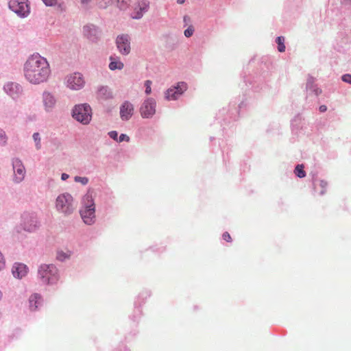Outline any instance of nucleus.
Returning a JSON list of instances; mask_svg holds the SVG:
<instances>
[{
  "mask_svg": "<svg viewBox=\"0 0 351 351\" xmlns=\"http://www.w3.org/2000/svg\"><path fill=\"white\" fill-rule=\"evenodd\" d=\"M23 72L28 82L34 84H39L48 80L51 75V69L45 58L36 54L31 56L26 60Z\"/></svg>",
  "mask_w": 351,
  "mask_h": 351,
  "instance_id": "1",
  "label": "nucleus"
},
{
  "mask_svg": "<svg viewBox=\"0 0 351 351\" xmlns=\"http://www.w3.org/2000/svg\"><path fill=\"white\" fill-rule=\"evenodd\" d=\"M38 276L43 284H54L59 279L58 269L52 264L40 265L38 269Z\"/></svg>",
  "mask_w": 351,
  "mask_h": 351,
  "instance_id": "2",
  "label": "nucleus"
},
{
  "mask_svg": "<svg viewBox=\"0 0 351 351\" xmlns=\"http://www.w3.org/2000/svg\"><path fill=\"white\" fill-rule=\"evenodd\" d=\"M92 109L86 104L75 106L72 112L74 119L83 125H87L90 123L92 119Z\"/></svg>",
  "mask_w": 351,
  "mask_h": 351,
  "instance_id": "3",
  "label": "nucleus"
},
{
  "mask_svg": "<svg viewBox=\"0 0 351 351\" xmlns=\"http://www.w3.org/2000/svg\"><path fill=\"white\" fill-rule=\"evenodd\" d=\"M84 208L80 210L81 217L84 222L88 225L93 224L95 221V205L90 195H86L83 198Z\"/></svg>",
  "mask_w": 351,
  "mask_h": 351,
  "instance_id": "4",
  "label": "nucleus"
},
{
  "mask_svg": "<svg viewBox=\"0 0 351 351\" xmlns=\"http://www.w3.org/2000/svg\"><path fill=\"white\" fill-rule=\"evenodd\" d=\"M56 208L65 215H70L75 210L73 197L69 193L60 195L56 199Z\"/></svg>",
  "mask_w": 351,
  "mask_h": 351,
  "instance_id": "5",
  "label": "nucleus"
},
{
  "mask_svg": "<svg viewBox=\"0 0 351 351\" xmlns=\"http://www.w3.org/2000/svg\"><path fill=\"white\" fill-rule=\"evenodd\" d=\"M9 8L19 16L25 17L29 13V6L27 0H10Z\"/></svg>",
  "mask_w": 351,
  "mask_h": 351,
  "instance_id": "6",
  "label": "nucleus"
},
{
  "mask_svg": "<svg viewBox=\"0 0 351 351\" xmlns=\"http://www.w3.org/2000/svg\"><path fill=\"white\" fill-rule=\"evenodd\" d=\"M39 223L36 215L25 213L21 216V226L28 232L34 231L38 227Z\"/></svg>",
  "mask_w": 351,
  "mask_h": 351,
  "instance_id": "7",
  "label": "nucleus"
},
{
  "mask_svg": "<svg viewBox=\"0 0 351 351\" xmlns=\"http://www.w3.org/2000/svg\"><path fill=\"white\" fill-rule=\"evenodd\" d=\"M156 103L153 98H147L140 108V113L143 118L149 119L156 113Z\"/></svg>",
  "mask_w": 351,
  "mask_h": 351,
  "instance_id": "8",
  "label": "nucleus"
},
{
  "mask_svg": "<svg viewBox=\"0 0 351 351\" xmlns=\"http://www.w3.org/2000/svg\"><path fill=\"white\" fill-rule=\"evenodd\" d=\"M66 86L72 90H80L84 87L85 82L80 73H73L66 77Z\"/></svg>",
  "mask_w": 351,
  "mask_h": 351,
  "instance_id": "9",
  "label": "nucleus"
},
{
  "mask_svg": "<svg viewBox=\"0 0 351 351\" xmlns=\"http://www.w3.org/2000/svg\"><path fill=\"white\" fill-rule=\"evenodd\" d=\"M187 89V85L184 82H179L176 86L169 88L165 93V98L167 100H176Z\"/></svg>",
  "mask_w": 351,
  "mask_h": 351,
  "instance_id": "10",
  "label": "nucleus"
},
{
  "mask_svg": "<svg viewBox=\"0 0 351 351\" xmlns=\"http://www.w3.org/2000/svg\"><path fill=\"white\" fill-rule=\"evenodd\" d=\"M116 45L119 52L123 55H128L130 52V39L128 34L118 36L116 40Z\"/></svg>",
  "mask_w": 351,
  "mask_h": 351,
  "instance_id": "11",
  "label": "nucleus"
},
{
  "mask_svg": "<svg viewBox=\"0 0 351 351\" xmlns=\"http://www.w3.org/2000/svg\"><path fill=\"white\" fill-rule=\"evenodd\" d=\"M134 112V105L128 101H125L119 108V114L121 120L128 121Z\"/></svg>",
  "mask_w": 351,
  "mask_h": 351,
  "instance_id": "12",
  "label": "nucleus"
},
{
  "mask_svg": "<svg viewBox=\"0 0 351 351\" xmlns=\"http://www.w3.org/2000/svg\"><path fill=\"white\" fill-rule=\"evenodd\" d=\"M12 165L14 173V180L16 182H20L25 178V169L22 162L19 159H14L13 160Z\"/></svg>",
  "mask_w": 351,
  "mask_h": 351,
  "instance_id": "13",
  "label": "nucleus"
},
{
  "mask_svg": "<svg viewBox=\"0 0 351 351\" xmlns=\"http://www.w3.org/2000/svg\"><path fill=\"white\" fill-rule=\"evenodd\" d=\"M149 2L145 0H141L134 5V12L132 14L133 19H140L143 14L146 12L149 8Z\"/></svg>",
  "mask_w": 351,
  "mask_h": 351,
  "instance_id": "14",
  "label": "nucleus"
},
{
  "mask_svg": "<svg viewBox=\"0 0 351 351\" xmlns=\"http://www.w3.org/2000/svg\"><path fill=\"white\" fill-rule=\"evenodd\" d=\"M28 268L22 263H15L12 269L13 276L17 278H22L27 274Z\"/></svg>",
  "mask_w": 351,
  "mask_h": 351,
  "instance_id": "15",
  "label": "nucleus"
},
{
  "mask_svg": "<svg viewBox=\"0 0 351 351\" xmlns=\"http://www.w3.org/2000/svg\"><path fill=\"white\" fill-rule=\"evenodd\" d=\"M43 99L47 110H51L56 105V100L50 93L45 92L43 95Z\"/></svg>",
  "mask_w": 351,
  "mask_h": 351,
  "instance_id": "16",
  "label": "nucleus"
},
{
  "mask_svg": "<svg viewBox=\"0 0 351 351\" xmlns=\"http://www.w3.org/2000/svg\"><path fill=\"white\" fill-rule=\"evenodd\" d=\"M41 298L37 294H33L30 296L29 302V308L32 311H35L38 308V304L40 303Z\"/></svg>",
  "mask_w": 351,
  "mask_h": 351,
  "instance_id": "17",
  "label": "nucleus"
},
{
  "mask_svg": "<svg viewBox=\"0 0 351 351\" xmlns=\"http://www.w3.org/2000/svg\"><path fill=\"white\" fill-rule=\"evenodd\" d=\"M112 97V93L107 86H101L98 89L97 97L101 99H108Z\"/></svg>",
  "mask_w": 351,
  "mask_h": 351,
  "instance_id": "18",
  "label": "nucleus"
},
{
  "mask_svg": "<svg viewBox=\"0 0 351 351\" xmlns=\"http://www.w3.org/2000/svg\"><path fill=\"white\" fill-rule=\"evenodd\" d=\"M111 62L109 64V68L110 70L114 71L116 69L121 70L123 68V63L121 61H117L112 58V57L110 58Z\"/></svg>",
  "mask_w": 351,
  "mask_h": 351,
  "instance_id": "19",
  "label": "nucleus"
},
{
  "mask_svg": "<svg viewBox=\"0 0 351 351\" xmlns=\"http://www.w3.org/2000/svg\"><path fill=\"white\" fill-rule=\"evenodd\" d=\"M276 43L278 44V51L284 52L285 51V38L283 36L277 37Z\"/></svg>",
  "mask_w": 351,
  "mask_h": 351,
  "instance_id": "20",
  "label": "nucleus"
},
{
  "mask_svg": "<svg viewBox=\"0 0 351 351\" xmlns=\"http://www.w3.org/2000/svg\"><path fill=\"white\" fill-rule=\"evenodd\" d=\"M307 88L312 90L316 95H319L322 93V90L313 86L312 82H308Z\"/></svg>",
  "mask_w": 351,
  "mask_h": 351,
  "instance_id": "21",
  "label": "nucleus"
},
{
  "mask_svg": "<svg viewBox=\"0 0 351 351\" xmlns=\"http://www.w3.org/2000/svg\"><path fill=\"white\" fill-rule=\"evenodd\" d=\"M17 89L18 88V85L17 84H14L13 83H10V84H6L5 86H4V89L8 92L10 91L9 94L11 95V96H13V93L11 92L12 90L14 89Z\"/></svg>",
  "mask_w": 351,
  "mask_h": 351,
  "instance_id": "22",
  "label": "nucleus"
},
{
  "mask_svg": "<svg viewBox=\"0 0 351 351\" xmlns=\"http://www.w3.org/2000/svg\"><path fill=\"white\" fill-rule=\"evenodd\" d=\"M130 0H117V5L121 10H125L128 8V3Z\"/></svg>",
  "mask_w": 351,
  "mask_h": 351,
  "instance_id": "23",
  "label": "nucleus"
},
{
  "mask_svg": "<svg viewBox=\"0 0 351 351\" xmlns=\"http://www.w3.org/2000/svg\"><path fill=\"white\" fill-rule=\"evenodd\" d=\"M33 138L34 141L36 142V147L37 149H39L41 147L40 145V134L38 132H36L33 134Z\"/></svg>",
  "mask_w": 351,
  "mask_h": 351,
  "instance_id": "24",
  "label": "nucleus"
},
{
  "mask_svg": "<svg viewBox=\"0 0 351 351\" xmlns=\"http://www.w3.org/2000/svg\"><path fill=\"white\" fill-rule=\"evenodd\" d=\"M152 84V82L151 80H146L145 82V93L147 95L150 94L152 92V88H151Z\"/></svg>",
  "mask_w": 351,
  "mask_h": 351,
  "instance_id": "25",
  "label": "nucleus"
},
{
  "mask_svg": "<svg viewBox=\"0 0 351 351\" xmlns=\"http://www.w3.org/2000/svg\"><path fill=\"white\" fill-rule=\"evenodd\" d=\"M75 181L77 182H81L82 184L85 185L88 183V179L86 177H75Z\"/></svg>",
  "mask_w": 351,
  "mask_h": 351,
  "instance_id": "26",
  "label": "nucleus"
},
{
  "mask_svg": "<svg viewBox=\"0 0 351 351\" xmlns=\"http://www.w3.org/2000/svg\"><path fill=\"white\" fill-rule=\"evenodd\" d=\"M193 32L194 29L191 26L184 31V36L188 38L191 37L193 35Z\"/></svg>",
  "mask_w": 351,
  "mask_h": 351,
  "instance_id": "27",
  "label": "nucleus"
},
{
  "mask_svg": "<svg viewBox=\"0 0 351 351\" xmlns=\"http://www.w3.org/2000/svg\"><path fill=\"white\" fill-rule=\"evenodd\" d=\"M43 1L47 6H53L58 3V0H43Z\"/></svg>",
  "mask_w": 351,
  "mask_h": 351,
  "instance_id": "28",
  "label": "nucleus"
},
{
  "mask_svg": "<svg viewBox=\"0 0 351 351\" xmlns=\"http://www.w3.org/2000/svg\"><path fill=\"white\" fill-rule=\"evenodd\" d=\"M341 80L346 83L351 84V75L350 74H345L342 75Z\"/></svg>",
  "mask_w": 351,
  "mask_h": 351,
  "instance_id": "29",
  "label": "nucleus"
},
{
  "mask_svg": "<svg viewBox=\"0 0 351 351\" xmlns=\"http://www.w3.org/2000/svg\"><path fill=\"white\" fill-rule=\"evenodd\" d=\"M129 141H130V137L124 134H121L118 139V142H122V141L128 142Z\"/></svg>",
  "mask_w": 351,
  "mask_h": 351,
  "instance_id": "30",
  "label": "nucleus"
},
{
  "mask_svg": "<svg viewBox=\"0 0 351 351\" xmlns=\"http://www.w3.org/2000/svg\"><path fill=\"white\" fill-rule=\"evenodd\" d=\"M112 1L113 0H97L100 6H106L107 5L111 3Z\"/></svg>",
  "mask_w": 351,
  "mask_h": 351,
  "instance_id": "31",
  "label": "nucleus"
},
{
  "mask_svg": "<svg viewBox=\"0 0 351 351\" xmlns=\"http://www.w3.org/2000/svg\"><path fill=\"white\" fill-rule=\"evenodd\" d=\"M222 238H223V240H225L227 242H231L232 241L231 236L230 235V234L228 232H225L222 234Z\"/></svg>",
  "mask_w": 351,
  "mask_h": 351,
  "instance_id": "32",
  "label": "nucleus"
},
{
  "mask_svg": "<svg viewBox=\"0 0 351 351\" xmlns=\"http://www.w3.org/2000/svg\"><path fill=\"white\" fill-rule=\"evenodd\" d=\"M5 262L4 257L1 252H0V270L3 269L5 267Z\"/></svg>",
  "mask_w": 351,
  "mask_h": 351,
  "instance_id": "33",
  "label": "nucleus"
},
{
  "mask_svg": "<svg viewBox=\"0 0 351 351\" xmlns=\"http://www.w3.org/2000/svg\"><path fill=\"white\" fill-rule=\"evenodd\" d=\"M109 136L111 138L116 140L118 142V133L116 131L110 132Z\"/></svg>",
  "mask_w": 351,
  "mask_h": 351,
  "instance_id": "34",
  "label": "nucleus"
},
{
  "mask_svg": "<svg viewBox=\"0 0 351 351\" xmlns=\"http://www.w3.org/2000/svg\"><path fill=\"white\" fill-rule=\"evenodd\" d=\"M57 258L58 259L60 260V261H63L64 258H66V256L64 253L63 252H58V256H57Z\"/></svg>",
  "mask_w": 351,
  "mask_h": 351,
  "instance_id": "35",
  "label": "nucleus"
},
{
  "mask_svg": "<svg viewBox=\"0 0 351 351\" xmlns=\"http://www.w3.org/2000/svg\"><path fill=\"white\" fill-rule=\"evenodd\" d=\"M319 110L321 112H324L327 110V106L326 105H322L319 106Z\"/></svg>",
  "mask_w": 351,
  "mask_h": 351,
  "instance_id": "36",
  "label": "nucleus"
},
{
  "mask_svg": "<svg viewBox=\"0 0 351 351\" xmlns=\"http://www.w3.org/2000/svg\"><path fill=\"white\" fill-rule=\"evenodd\" d=\"M0 140L2 141L3 143L5 142V135L4 132L0 133Z\"/></svg>",
  "mask_w": 351,
  "mask_h": 351,
  "instance_id": "37",
  "label": "nucleus"
},
{
  "mask_svg": "<svg viewBox=\"0 0 351 351\" xmlns=\"http://www.w3.org/2000/svg\"><path fill=\"white\" fill-rule=\"evenodd\" d=\"M69 178V175L66 173H62L61 178L62 180H66Z\"/></svg>",
  "mask_w": 351,
  "mask_h": 351,
  "instance_id": "38",
  "label": "nucleus"
},
{
  "mask_svg": "<svg viewBox=\"0 0 351 351\" xmlns=\"http://www.w3.org/2000/svg\"><path fill=\"white\" fill-rule=\"evenodd\" d=\"M91 0H81L82 3H88Z\"/></svg>",
  "mask_w": 351,
  "mask_h": 351,
  "instance_id": "39",
  "label": "nucleus"
},
{
  "mask_svg": "<svg viewBox=\"0 0 351 351\" xmlns=\"http://www.w3.org/2000/svg\"><path fill=\"white\" fill-rule=\"evenodd\" d=\"M177 1L178 3L182 4L185 1V0H177Z\"/></svg>",
  "mask_w": 351,
  "mask_h": 351,
  "instance_id": "40",
  "label": "nucleus"
},
{
  "mask_svg": "<svg viewBox=\"0 0 351 351\" xmlns=\"http://www.w3.org/2000/svg\"><path fill=\"white\" fill-rule=\"evenodd\" d=\"M1 296H2V294H1V292L0 291V299L1 298Z\"/></svg>",
  "mask_w": 351,
  "mask_h": 351,
  "instance_id": "41",
  "label": "nucleus"
}]
</instances>
